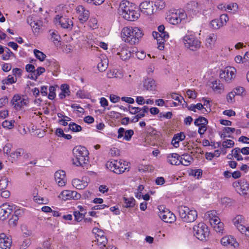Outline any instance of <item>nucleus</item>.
Wrapping results in <instances>:
<instances>
[{
    "label": "nucleus",
    "mask_w": 249,
    "mask_h": 249,
    "mask_svg": "<svg viewBox=\"0 0 249 249\" xmlns=\"http://www.w3.org/2000/svg\"><path fill=\"white\" fill-rule=\"evenodd\" d=\"M89 26L92 29H96L98 27V20L95 18H91L88 22Z\"/></svg>",
    "instance_id": "51"
},
{
    "label": "nucleus",
    "mask_w": 249,
    "mask_h": 249,
    "mask_svg": "<svg viewBox=\"0 0 249 249\" xmlns=\"http://www.w3.org/2000/svg\"><path fill=\"white\" fill-rule=\"evenodd\" d=\"M182 40L184 47L190 51L196 52L201 48L200 40L194 35H186L182 37Z\"/></svg>",
    "instance_id": "4"
},
{
    "label": "nucleus",
    "mask_w": 249,
    "mask_h": 249,
    "mask_svg": "<svg viewBox=\"0 0 249 249\" xmlns=\"http://www.w3.org/2000/svg\"><path fill=\"white\" fill-rule=\"evenodd\" d=\"M204 217L206 220L209 221L211 225L220 220L216 212L214 210L208 211L205 213Z\"/></svg>",
    "instance_id": "27"
},
{
    "label": "nucleus",
    "mask_w": 249,
    "mask_h": 249,
    "mask_svg": "<svg viewBox=\"0 0 249 249\" xmlns=\"http://www.w3.org/2000/svg\"><path fill=\"white\" fill-rule=\"evenodd\" d=\"M117 54L120 56L122 60H126L131 57L132 53L127 47H123L121 50L117 53Z\"/></svg>",
    "instance_id": "30"
},
{
    "label": "nucleus",
    "mask_w": 249,
    "mask_h": 249,
    "mask_svg": "<svg viewBox=\"0 0 249 249\" xmlns=\"http://www.w3.org/2000/svg\"><path fill=\"white\" fill-rule=\"evenodd\" d=\"M221 244L225 247L231 246L234 248H237L239 244L236 239L231 235H226L223 237L220 240Z\"/></svg>",
    "instance_id": "20"
},
{
    "label": "nucleus",
    "mask_w": 249,
    "mask_h": 249,
    "mask_svg": "<svg viewBox=\"0 0 249 249\" xmlns=\"http://www.w3.org/2000/svg\"><path fill=\"white\" fill-rule=\"evenodd\" d=\"M55 19L58 21L61 26L63 28L71 29L73 26L72 21L66 17L57 15Z\"/></svg>",
    "instance_id": "25"
},
{
    "label": "nucleus",
    "mask_w": 249,
    "mask_h": 249,
    "mask_svg": "<svg viewBox=\"0 0 249 249\" xmlns=\"http://www.w3.org/2000/svg\"><path fill=\"white\" fill-rule=\"evenodd\" d=\"M236 69L233 67H227L220 71L219 76L227 83H230L236 77Z\"/></svg>",
    "instance_id": "10"
},
{
    "label": "nucleus",
    "mask_w": 249,
    "mask_h": 249,
    "mask_svg": "<svg viewBox=\"0 0 249 249\" xmlns=\"http://www.w3.org/2000/svg\"><path fill=\"white\" fill-rule=\"evenodd\" d=\"M107 60L106 59H104L103 60H101V61L98 63L97 65V68L99 71H104L107 70Z\"/></svg>",
    "instance_id": "43"
},
{
    "label": "nucleus",
    "mask_w": 249,
    "mask_h": 249,
    "mask_svg": "<svg viewBox=\"0 0 249 249\" xmlns=\"http://www.w3.org/2000/svg\"><path fill=\"white\" fill-rule=\"evenodd\" d=\"M234 145V142L231 140H226L222 142L221 147H220L221 152L223 155L227 153V149L231 148Z\"/></svg>",
    "instance_id": "33"
},
{
    "label": "nucleus",
    "mask_w": 249,
    "mask_h": 249,
    "mask_svg": "<svg viewBox=\"0 0 249 249\" xmlns=\"http://www.w3.org/2000/svg\"><path fill=\"white\" fill-rule=\"evenodd\" d=\"M89 184L88 178L86 177L82 178V179L75 178L72 181V186L77 189L82 190L85 189Z\"/></svg>",
    "instance_id": "26"
},
{
    "label": "nucleus",
    "mask_w": 249,
    "mask_h": 249,
    "mask_svg": "<svg viewBox=\"0 0 249 249\" xmlns=\"http://www.w3.org/2000/svg\"><path fill=\"white\" fill-rule=\"evenodd\" d=\"M141 12L145 15H151L154 13V7L153 2L148 1L142 2L140 6Z\"/></svg>",
    "instance_id": "19"
},
{
    "label": "nucleus",
    "mask_w": 249,
    "mask_h": 249,
    "mask_svg": "<svg viewBox=\"0 0 249 249\" xmlns=\"http://www.w3.org/2000/svg\"><path fill=\"white\" fill-rule=\"evenodd\" d=\"M81 196V195L76 191L69 190L62 191L58 196L60 199L65 201L70 199L78 200Z\"/></svg>",
    "instance_id": "13"
},
{
    "label": "nucleus",
    "mask_w": 249,
    "mask_h": 249,
    "mask_svg": "<svg viewBox=\"0 0 249 249\" xmlns=\"http://www.w3.org/2000/svg\"><path fill=\"white\" fill-rule=\"evenodd\" d=\"M3 53V54L2 56V59L4 60H8L10 58L11 55L13 54V53L11 50L6 47L4 49V53Z\"/></svg>",
    "instance_id": "55"
},
{
    "label": "nucleus",
    "mask_w": 249,
    "mask_h": 249,
    "mask_svg": "<svg viewBox=\"0 0 249 249\" xmlns=\"http://www.w3.org/2000/svg\"><path fill=\"white\" fill-rule=\"evenodd\" d=\"M200 7V3L196 1H191L188 3L186 5L188 18L196 16L198 13Z\"/></svg>",
    "instance_id": "14"
},
{
    "label": "nucleus",
    "mask_w": 249,
    "mask_h": 249,
    "mask_svg": "<svg viewBox=\"0 0 249 249\" xmlns=\"http://www.w3.org/2000/svg\"><path fill=\"white\" fill-rule=\"evenodd\" d=\"M49 93L48 95V98L50 100H53L55 97V88L53 86H50L49 87Z\"/></svg>",
    "instance_id": "59"
},
{
    "label": "nucleus",
    "mask_w": 249,
    "mask_h": 249,
    "mask_svg": "<svg viewBox=\"0 0 249 249\" xmlns=\"http://www.w3.org/2000/svg\"><path fill=\"white\" fill-rule=\"evenodd\" d=\"M155 6L157 9H163L165 7V3L163 0H157L155 2Z\"/></svg>",
    "instance_id": "58"
},
{
    "label": "nucleus",
    "mask_w": 249,
    "mask_h": 249,
    "mask_svg": "<svg viewBox=\"0 0 249 249\" xmlns=\"http://www.w3.org/2000/svg\"><path fill=\"white\" fill-rule=\"evenodd\" d=\"M143 86L146 90L153 91L156 90L157 85L154 79L148 78L144 80Z\"/></svg>",
    "instance_id": "28"
},
{
    "label": "nucleus",
    "mask_w": 249,
    "mask_h": 249,
    "mask_svg": "<svg viewBox=\"0 0 249 249\" xmlns=\"http://www.w3.org/2000/svg\"><path fill=\"white\" fill-rule=\"evenodd\" d=\"M201 101L203 103V104L202 105L203 106L204 108V109H203V114H207L210 112L211 111L210 101L205 98H203Z\"/></svg>",
    "instance_id": "41"
},
{
    "label": "nucleus",
    "mask_w": 249,
    "mask_h": 249,
    "mask_svg": "<svg viewBox=\"0 0 249 249\" xmlns=\"http://www.w3.org/2000/svg\"><path fill=\"white\" fill-rule=\"evenodd\" d=\"M180 156L177 153H171L167 156V161L173 165H179Z\"/></svg>",
    "instance_id": "29"
},
{
    "label": "nucleus",
    "mask_w": 249,
    "mask_h": 249,
    "mask_svg": "<svg viewBox=\"0 0 249 249\" xmlns=\"http://www.w3.org/2000/svg\"><path fill=\"white\" fill-rule=\"evenodd\" d=\"M232 186L235 188L240 187L239 194L242 196H246L249 193V183L245 179L234 182L232 183Z\"/></svg>",
    "instance_id": "17"
},
{
    "label": "nucleus",
    "mask_w": 249,
    "mask_h": 249,
    "mask_svg": "<svg viewBox=\"0 0 249 249\" xmlns=\"http://www.w3.org/2000/svg\"><path fill=\"white\" fill-rule=\"evenodd\" d=\"M76 96L80 99H84L88 97V94L83 90H79L76 93Z\"/></svg>",
    "instance_id": "61"
},
{
    "label": "nucleus",
    "mask_w": 249,
    "mask_h": 249,
    "mask_svg": "<svg viewBox=\"0 0 249 249\" xmlns=\"http://www.w3.org/2000/svg\"><path fill=\"white\" fill-rule=\"evenodd\" d=\"M178 212L180 217L186 222H193L197 217V212L190 209L187 206H181L178 208Z\"/></svg>",
    "instance_id": "7"
},
{
    "label": "nucleus",
    "mask_w": 249,
    "mask_h": 249,
    "mask_svg": "<svg viewBox=\"0 0 249 249\" xmlns=\"http://www.w3.org/2000/svg\"><path fill=\"white\" fill-rule=\"evenodd\" d=\"M54 178L55 182L60 187L65 186L67 179L65 172L63 170H58L54 174Z\"/></svg>",
    "instance_id": "23"
},
{
    "label": "nucleus",
    "mask_w": 249,
    "mask_h": 249,
    "mask_svg": "<svg viewBox=\"0 0 249 249\" xmlns=\"http://www.w3.org/2000/svg\"><path fill=\"white\" fill-rule=\"evenodd\" d=\"M171 97L172 99L178 101V103H181L182 100H183V97L181 95L176 93H172L171 94Z\"/></svg>",
    "instance_id": "62"
},
{
    "label": "nucleus",
    "mask_w": 249,
    "mask_h": 249,
    "mask_svg": "<svg viewBox=\"0 0 249 249\" xmlns=\"http://www.w3.org/2000/svg\"><path fill=\"white\" fill-rule=\"evenodd\" d=\"M187 108L191 111L197 112V110H200L202 113H203L204 107L201 103H197L196 105L191 104L187 107Z\"/></svg>",
    "instance_id": "39"
},
{
    "label": "nucleus",
    "mask_w": 249,
    "mask_h": 249,
    "mask_svg": "<svg viewBox=\"0 0 249 249\" xmlns=\"http://www.w3.org/2000/svg\"><path fill=\"white\" fill-rule=\"evenodd\" d=\"M73 214L74 217V220L77 222L81 221L84 217V214L80 213L78 211L73 212Z\"/></svg>",
    "instance_id": "56"
},
{
    "label": "nucleus",
    "mask_w": 249,
    "mask_h": 249,
    "mask_svg": "<svg viewBox=\"0 0 249 249\" xmlns=\"http://www.w3.org/2000/svg\"><path fill=\"white\" fill-rule=\"evenodd\" d=\"M14 123L15 121L14 120L8 121L6 120L2 122V126L4 128L10 129L14 127Z\"/></svg>",
    "instance_id": "50"
},
{
    "label": "nucleus",
    "mask_w": 249,
    "mask_h": 249,
    "mask_svg": "<svg viewBox=\"0 0 249 249\" xmlns=\"http://www.w3.org/2000/svg\"><path fill=\"white\" fill-rule=\"evenodd\" d=\"M235 95L236 94L233 91L230 92L227 95V100L228 102L229 103H232L234 102V98Z\"/></svg>",
    "instance_id": "60"
},
{
    "label": "nucleus",
    "mask_w": 249,
    "mask_h": 249,
    "mask_svg": "<svg viewBox=\"0 0 249 249\" xmlns=\"http://www.w3.org/2000/svg\"><path fill=\"white\" fill-rule=\"evenodd\" d=\"M106 166L107 169L117 174H122L128 168L127 162L122 160L111 159L107 162Z\"/></svg>",
    "instance_id": "5"
},
{
    "label": "nucleus",
    "mask_w": 249,
    "mask_h": 249,
    "mask_svg": "<svg viewBox=\"0 0 249 249\" xmlns=\"http://www.w3.org/2000/svg\"><path fill=\"white\" fill-rule=\"evenodd\" d=\"M143 31L138 27L126 26L121 33L122 40L131 45L138 43L143 36Z\"/></svg>",
    "instance_id": "1"
},
{
    "label": "nucleus",
    "mask_w": 249,
    "mask_h": 249,
    "mask_svg": "<svg viewBox=\"0 0 249 249\" xmlns=\"http://www.w3.org/2000/svg\"><path fill=\"white\" fill-rule=\"evenodd\" d=\"M8 180L5 176H0V190L6 189L8 186Z\"/></svg>",
    "instance_id": "46"
},
{
    "label": "nucleus",
    "mask_w": 249,
    "mask_h": 249,
    "mask_svg": "<svg viewBox=\"0 0 249 249\" xmlns=\"http://www.w3.org/2000/svg\"><path fill=\"white\" fill-rule=\"evenodd\" d=\"M119 74L120 73H119V71L117 70L113 69L108 71L107 73V75L108 78H112L119 77Z\"/></svg>",
    "instance_id": "57"
},
{
    "label": "nucleus",
    "mask_w": 249,
    "mask_h": 249,
    "mask_svg": "<svg viewBox=\"0 0 249 249\" xmlns=\"http://www.w3.org/2000/svg\"><path fill=\"white\" fill-rule=\"evenodd\" d=\"M34 53L36 57L40 61H43L46 57V54L43 52L36 49L34 50Z\"/></svg>",
    "instance_id": "47"
},
{
    "label": "nucleus",
    "mask_w": 249,
    "mask_h": 249,
    "mask_svg": "<svg viewBox=\"0 0 249 249\" xmlns=\"http://www.w3.org/2000/svg\"><path fill=\"white\" fill-rule=\"evenodd\" d=\"M217 38V36L216 34H210L206 40V45L209 47H212V46H213L215 44L216 40Z\"/></svg>",
    "instance_id": "37"
},
{
    "label": "nucleus",
    "mask_w": 249,
    "mask_h": 249,
    "mask_svg": "<svg viewBox=\"0 0 249 249\" xmlns=\"http://www.w3.org/2000/svg\"><path fill=\"white\" fill-rule=\"evenodd\" d=\"M51 38L50 39L54 42V43H56V42H58L59 41L60 36L57 34V32L56 31H52L51 33Z\"/></svg>",
    "instance_id": "53"
},
{
    "label": "nucleus",
    "mask_w": 249,
    "mask_h": 249,
    "mask_svg": "<svg viewBox=\"0 0 249 249\" xmlns=\"http://www.w3.org/2000/svg\"><path fill=\"white\" fill-rule=\"evenodd\" d=\"M194 124L199 127L203 125L206 126L208 124V120L203 117H199L195 120Z\"/></svg>",
    "instance_id": "44"
},
{
    "label": "nucleus",
    "mask_w": 249,
    "mask_h": 249,
    "mask_svg": "<svg viewBox=\"0 0 249 249\" xmlns=\"http://www.w3.org/2000/svg\"><path fill=\"white\" fill-rule=\"evenodd\" d=\"M134 135V131L132 129L125 130L124 128L120 127L118 130L117 138L123 139V140L129 141Z\"/></svg>",
    "instance_id": "21"
},
{
    "label": "nucleus",
    "mask_w": 249,
    "mask_h": 249,
    "mask_svg": "<svg viewBox=\"0 0 249 249\" xmlns=\"http://www.w3.org/2000/svg\"><path fill=\"white\" fill-rule=\"evenodd\" d=\"M193 161V158L189 154H183L179 157V164L189 165Z\"/></svg>",
    "instance_id": "34"
},
{
    "label": "nucleus",
    "mask_w": 249,
    "mask_h": 249,
    "mask_svg": "<svg viewBox=\"0 0 249 249\" xmlns=\"http://www.w3.org/2000/svg\"><path fill=\"white\" fill-rule=\"evenodd\" d=\"M124 207L126 208H133L135 205L136 201L133 197H124Z\"/></svg>",
    "instance_id": "40"
},
{
    "label": "nucleus",
    "mask_w": 249,
    "mask_h": 249,
    "mask_svg": "<svg viewBox=\"0 0 249 249\" xmlns=\"http://www.w3.org/2000/svg\"><path fill=\"white\" fill-rule=\"evenodd\" d=\"M211 87L213 91L216 93H221L224 89L223 84L218 80L212 82Z\"/></svg>",
    "instance_id": "32"
},
{
    "label": "nucleus",
    "mask_w": 249,
    "mask_h": 249,
    "mask_svg": "<svg viewBox=\"0 0 249 249\" xmlns=\"http://www.w3.org/2000/svg\"><path fill=\"white\" fill-rule=\"evenodd\" d=\"M159 217L164 222L172 223L175 220V215L163 205H160L158 208Z\"/></svg>",
    "instance_id": "12"
},
{
    "label": "nucleus",
    "mask_w": 249,
    "mask_h": 249,
    "mask_svg": "<svg viewBox=\"0 0 249 249\" xmlns=\"http://www.w3.org/2000/svg\"><path fill=\"white\" fill-rule=\"evenodd\" d=\"M92 232L95 235V239L93 241V243L100 247H105L107 243V239L104 231L98 228H94Z\"/></svg>",
    "instance_id": "11"
},
{
    "label": "nucleus",
    "mask_w": 249,
    "mask_h": 249,
    "mask_svg": "<svg viewBox=\"0 0 249 249\" xmlns=\"http://www.w3.org/2000/svg\"><path fill=\"white\" fill-rule=\"evenodd\" d=\"M118 12L124 18L130 21H134L140 16V14L136 11L135 6L126 0L121 1Z\"/></svg>",
    "instance_id": "2"
},
{
    "label": "nucleus",
    "mask_w": 249,
    "mask_h": 249,
    "mask_svg": "<svg viewBox=\"0 0 249 249\" xmlns=\"http://www.w3.org/2000/svg\"><path fill=\"white\" fill-rule=\"evenodd\" d=\"M128 109L130 113L132 114H136L141 111L140 107H133L131 106H129Z\"/></svg>",
    "instance_id": "63"
},
{
    "label": "nucleus",
    "mask_w": 249,
    "mask_h": 249,
    "mask_svg": "<svg viewBox=\"0 0 249 249\" xmlns=\"http://www.w3.org/2000/svg\"><path fill=\"white\" fill-rule=\"evenodd\" d=\"M185 138V136L183 133H178L174 135L172 140V144L175 147L177 148L179 146V142L184 140Z\"/></svg>",
    "instance_id": "35"
},
{
    "label": "nucleus",
    "mask_w": 249,
    "mask_h": 249,
    "mask_svg": "<svg viewBox=\"0 0 249 249\" xmlns=\"http://www.w3.org/2000/svg\"><path fill=\"white\" fill-rule=\"evenodd\" d=\"M213 229L217 232L223 233L224 231V224L222 222H221L220 219L219 221H217L213 224H212L211 225Z\"/></svg>",
    "instance_id": "38"
},
{
    "label": "nucleus",
    "mask_w": 249,
    "mask_h": 249,
    "mask_svg": "<svg viewBox=\"0 0 249 249\" xmlns=\"http://www.w3.org/2000/svg\"><path fill=\"white\" fill-rule=\"evenodd\" d=\"M69 128L73 132H77L81 130V126L74 123H71L69 124Z\"/></svg>",
    "instance_id": "54"
},
{
    "label": "nucleus",
    "mask_w": 249,
    "mask_h": 249,
    "mask_svg": "<svg viewBox=\"0 0 249 249\" xmlns=\"http://www.w3.org/2000/svg\"><path fill=\"white\" fill-rule=\"evenodd\" d=\"M72 163L76 166H83L89 161V153L87 148L81 145L75 146L73 149Z\"/></svg>",
    "instance_id": "3"
},
{
    "label": "nucleus",
    "mask_w": 249,
    "mask_h": 249,
    "mask_svg": "<svg viewBox=\"0 0 249 249\" xmlns=\"http://www.w3.org/2000/svg\"><path fill=\"white\" fill-rule=\"evenodd\" d=\"M158 30L159 32H153L152 35L157 40L158 48L160 50H162L164 48V42L168 39L169 35L165 32V27L163 25L159 26Z\"/></svg>",
    "instance_id": "9"
},
{
    "label": "nucleus",
    "mask_w": 249,
    "mask_h": 249,
    "mask_svg": "<svg viewBox=\"0 0 249 249\" xmlns=\"http://www.w3.org/2000/svg\"><path fill=\"white\" fill-rule=\"evenodd\" d=\"M12 239L5 233L0 234V249H9L11 246Z\"/></svg>",
    "instance_id": "24"
},
{
    "label": "nucleus",
    "mask_w": 249,
    "mask_h": 249,
    "mask_svg": "<svg viewBox=\"0 0 249 249\" xmlns=\"http://www.w3.org/2000/svg\"><path fill=\"white\" fill-rule=\"evenodd\" d=\"M17 81V78H14L11 75H9L6 78L2 80V82L3 84L10 85L15 83Z\"/></svg>",
    "instance_id": "49"
},
{
    "label": "nucleus",
    "mask_w": 249,
    "mask_h": 249,
    "mask_svg": "<svg viewBox=\"0 0 249 249\" xmlns=\"http://www.w3.org/2000/svg\"><path fill=\"white\" fill-rule=\"evenodd\" d=\"M70 86L68 84H62L60 86V92L58 95L59 98L63 99L66 97L70 96Z\"/></svg>",
    "instance_id": "31"
},
{
    "label": "nucleus",
    "mask_w": 249,
    "mask_h": 249,
    "mask_svg": "<svg viewBox=\"0 0 249 249\" xmlns=\"http://www.w3.org/2000/svg\"><path fill=\"white\" fill-rule=\"evenodd\" d=\"M231 153L233 157L236 159L237 160L240 161L243 160V158L240 155V148L236 147L231 150Z\"/></svg>",
    "instance_id": "45"
},
{
    "label": "nucleus",
    "mask_w": 249,
    "mask_h": 249,
    "mask_svg": "<svg viewBox=\"0 0 249 249\" xmlns=\"http://www.w3.org/2000/svg\"><path fill=\"white\" fill-rule=\"evenodd\" d=\"M76 13L80 22L82 23L86 22L89 18V12L82 5H79L76 8Z\"/></svg>",
    "instance_id": "18"
},
{
    "label": "nucleus",
    "mask_w": 249,
    "mask_h": 249,
    "mask_svg": "<svg viewBox=\"0 0 249 249\" xmlns=\"http://www.w3.org/2000/svg\"><path fill=\"white\" fill-rule=\"evenodd\" d=\"M45 69L44 67H39L37 68V69L35 70L33 73H30L28 75V78L32 80H36L37 77L45 72Z\"/></svg>",
    "instance_id": "36"
},
{
    "label": "nucleus",
    "mask_w": 249,
    "mask_h": 249,
    "mask_svg": "<svg viewBox=\"0 0 249 249\" xmlns=\"http://www.w3.org/2000/svg\"><path fill=\"white\" fill-rule=\"evenodd\" d=\"M194 235L198 240L206 241L210 234V231L207 226L204 223H199L193 227Z\"/></svg>",
    "instance_id": "8"
},
{
    "label": "nucleus",
    "mask_w": 249,
    "mask_h": 249,
    "mask_svg": "<svg viewBox=\"0 0 249 249\" xmlns=\"http://www.w3.org/2000/svg\"><path fill=\"white\" fill-rule=\"evenodd\" d=\"M235 129L234 128L225 127L222 129V134H221V137H231L230 134L234 132Z\"/></svg>",
    "instance_id": "42"
},
{
    "label": "nucleus",
    "mask_w": 249,
    "mask_h": 249,
    "mask_svg": "<svg viewBox=\"0 0 249 249\" xmlns=\"http://www.w3.org/2000/svg\"><path fill=\"white\" fill-rule=\"evenodd\" d=\"M210 26L213 29H218L222 27V23L219 19H214L211 21Z\"/></svg>",
    "instance_id": "48"
},
{
    "label": "nucleus",
    "mask_w": 249,
    "mask_h": 249,
    "mask_svg": "<svg viewBox=\"0 0 249 249\" xmlns=\"http://www.w3.org/2000/svg\"><path fill=\"white\" fill-rule=\"evenodd\" d=\"M187 14L182 9H178L168 15L166 19L171 24L178 25L186 22L188 19Z\"/></svg>",
    "instance_id": "6"
},
{
    "label": "nucleus",
    "mask_w": 249,
    "mask_h": 249,
    "mask_svg": "<svg viewBox=\"0 0 249 249\" xmlns=\"http://www.w3.org/2000/svg\"><path fill=\"white\" fill-rule=\"evenodd\" d=\"M145 116L144 114H142L141 111L136 114V115L133 117V118L131 120V122L132 123H136L140 119Z\"/></svg>",
    "instance_id": "64"
},
{
    "label": "nucleus",
    "mask_w": 249,
    "mask_h": 249,
    "mask_svg": "<svg viewBox=\"0 0 249 249\" xmlns=\"http://www.w3.org/2000/svg\"><path fill=\"white\" fill-rule=\"evenodd\" d=\"M11 102L14 108L19 110L27 106L28 101L23 96L16 94L13 96Z\"/></svg>",
    "instance_id": "15"
},
{
    "label": "nucleus",
    "mask_w": 249,
    "mask_h": 249,
    "mask_svg": "<svg viewBox=\"0 0 249 249\" xmlns=\"http://www.w3.org/2000/svg\"><path fill=\"white\" fill-rule=\"evenodd\" d=\"M12 212V206L7 203L3 204L0 206V219L1 220L6 219Z\"/></svg>",
    "instance_id": "22"
},
{
    "label": "nucleus",
    "mask_w": 249,
    "mask_h": 249,
    "mask_svg": "<svg viewBox=\"0 0 249 249\" xmlns=\"http://www.w3.org/2000/svg\"><path fill=\"white\" fill-rule=\"evenodd\" d=\"M22 154L23 150L21 149H18L12 152L10 156L14 159H18L21 157Z\"/></svg>",
    "instance_id": "52"
},
{
    "label": "nucleus",
    "mask_w": 249,
    "mask_h": 249,
    "mask_svg": "<svg viewBox=\"0 0 249 249\" xmlns=\"http://www.w3.org/2000/svg\"><path fill=\"white\" fill-rule=\"evenodd\" d=\"M232 223L238 230L242 234L246 232L247 227L244 225L245 219L242 215H237L232 219Z\"/></svg>",
    "instance_id": "16"
}]
</instances>
